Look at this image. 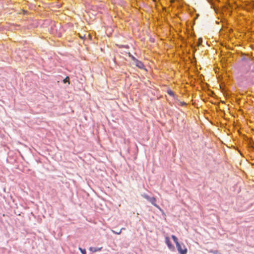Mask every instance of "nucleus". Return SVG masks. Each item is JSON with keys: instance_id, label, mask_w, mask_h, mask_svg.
<instances>
[{"instance_id": "obj_1", "label": "nucleus", "mask_w": 254, "mask_h": 254, "mask_svg": "<svg viewBox=\"0 0 254 254\" xmlns=\"http://www.w3.org/2000/svg\"><path fill=\"white\" fill-rule=\"evenodd\" d=\"M172 238L176 244L177 250L179 254H187L188 250L185 245L183 243L180 244L178 241V238L175 235H172Z\"/></svg>"}, {"instance_id": "obj_2", "label": "nucleus", "mask_w": 254, "mask_h": 254, "mask_svg": "<svg viewBox=\"0 0 254 254\" xmlns=\"http://www.w3.org/2000/svg\"><path fill=\"white\" fill-rule=\"evenodd\" d=\"M165 243H166V245H167L168 248L170 250H171L172 251H174L175 250V247L172 244V243L170 240V238L168 236L165 237Z\"/></svg>"}, {"instance_id": "obj_3", "label": "nucleus", "mask_w": 254, "mask_h": 254, "mask_svg": "<svg viewBox=\"0 0 254 254\" xmlns=\"http://www.w3.org/2000/svg\"><path fill=\"white\" fill-rule=\"evenodd\" d=\"M156 199L155 197H150L149 200V201L155 207H157V208L160 209V208L159 207V206L156 204Z\"/></svg>"}, {"instance_id": "obj_4", "label": "nucleus", "mask_w": 254, "mask_h": 254, "mask_svg": "<svg viewBox=\"0 0 254 254\" xmlns=\"http://www.w3.org/2000/svg\"><path fill=\"white\" fill-rule=\"evenodd\" d=\"M134 62L135 63L136 66L140 68H142L144 66L143 63L141 61L138 60L137 59V61H135Z\"/></svg>"}, {"instance_id": "obj_5", "label": "nucleus", "mask_w": 254, "mask_h": 254, "mask_svg": "<svg viewBox=\"0 0 254 254\" xmlns=\"http://www.w3.org/2000/svg\"><path fill=\"white\" fill-rule=\"evenodd\" d=\"M102 249V248H94V247H91L90 248L89 250L90 251L95 253L98 251H100Z\"/></svg>"}, {"instance_id": "obj_6", "label": "nucleus", "mask_w": 254, "mask_h": 254, "mask_svg": "<svg viewBox=\"0 0 254 254\" xmlns=\"http://www.w3.org/2000/svg\"><path fill=\"white\" fill-rule=\"evenodd\" d=\"M167 93L172 96V97H174L175 96V94L174 93V92L173 91H172L171 89H169L167 90Z\"/></svg>"}, {"instance_id": "obj_7", "label": "nucleus", "mask_w": 254, "mask_h": 254, "mask_svg": "<svg viewBox=\"0 0 254 254\" xmlns=\"http://www.w3.org/2000/svg\"><path fill=\"white\" fill-rule=\"evenodd\" d=\"M128 56L131 58V59L135 62V61H137V59H136L133 56H132L130 53H128Z\"/></svg>"}, {"instance_id": "obj_8", "label": "nucleus", "mask_w": 254, "mask_h": 254, "mask_svg": "<svg viewBox=\"0 0 254 254\" xmlns=\"http://www.w3.org/2000/svg\"><path fill=\"white\" fill-rule=\"evenodd\" d=\"M202 43V38H200L198 39L197 46H200V45H201Z\"/></svg>"}, {"instance_id": "obj_9", "label": "nucleus", "mask_w": 254, "mask_h": 254, "mask_svg": "<svg viewBox=\"0 0 254 254\" xmlns=\"http://www.w3.org/2000/svg\"><path fill=\"white\" fill-rule=\"evenodd\" d=\"M142 196L145 198V199H146L147 200H148L149 201L150 197L147 194H142Z\"/></svg>"}, {"instance_id": "obj_10", "label": "nucleus", "mask_w": 254, "mask_h": 254, "mask_svg": "<svg viewBox=\"0 0 254 254\" xmlns=\"http://www.w3.org/2000/svg\"><path fill=\"white\" fill-rule=\"evenodd\" d=\"M125 228H122L119 232L118 231L115 232V231H112V232L114 233H115L116 234L119 235V234H120L121 233L122 230H125Z\"/></svg>"}, {"instance_id": "obj_11", "label": "nucleus", "mask_w": 254, "mask_h": 254, "mask_svg": "<svg viewBox=\"0 0 254 254\" xmlns=\"http://www.w3.org/2000/svg\"><path fill=\"white\" fill-rule=\"evenodd\" d=\"M66 82H67L68 84H69V78L68 76H67L64 78V84Z\"/></svg>"}, {"instance_id": "obj_12", "label": "nucleus", "mask_w": 254, "mask_h": 254, "mask_svg": "<svg viewBox=\"0 0 254 254\" xmlns=\"http://www.w3.org/2000/svg\"><path fill=\"white\" fill-rule=\"evenodd\" d=\"M79 250L82 254H86V252L85 249H82L81 248H79Z\"/></svg>"}, {"instance_id": "obj_13", "label": "nucleus", "mask_w": 254, "mask_h": 254, "mask_svg": "<svg viewBox=\"0 0 254 254\" xmlns=\"http://www.w3.org/2000/svg\"><path fill=\"white\" fill-rule=\"evenodd\" d=\"M79 35V37L82 39H84L86 38V36H85V34L83 35H82L81 34L79 33L78 34Z\"/></svg>"}, {"instance_id": "obj_14", "label": "nucleus", "mask_w": 254, "mask_h": 254, "mask_svg": "<svg viewBox=\"0 0 254 254\" xmlns=\"http://www.w3.org/2000/svg\"><path fill=\"white\" fill-rule=\"evenodd\" d=\"M181 105L182 106H184V105H186L187 104L185 102H183L181 103Z\"/></svg>"}, {"instance_id": "obj_15", "label": "nucleus", "mask_w": 254, "mask_h": 254, "mask_svg": "<svg viewBox=\"0 0 254 254\" xmlns=\"http://www.w3.org/2000/svg\"><path fill=\"white\" fill-rule=\"evenodd\" d=\"M171 1V2H174L175 1L171 0V1Z\"/></svg>"}]
</instances>
